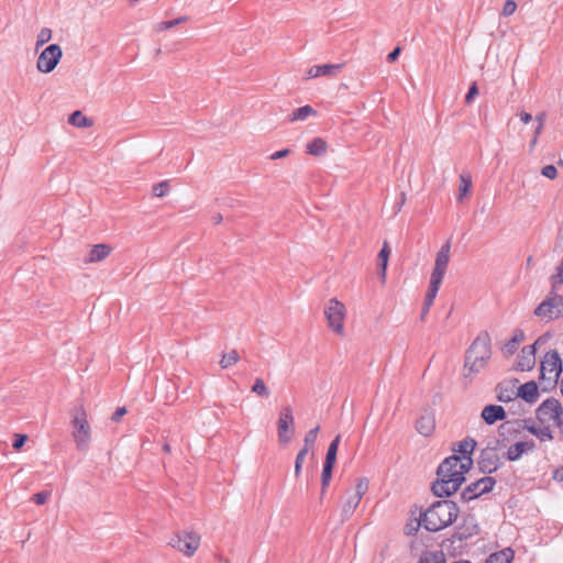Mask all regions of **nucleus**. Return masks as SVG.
<instances>
[{
  "mask_svg": "<svg viewBox=\"0 0 563 563\" xmlns=\"http://www.w3.org/2000/svg\"><path fill=\"white\" fill-rule=\"evenodd\" d=\"M472 466V459H460L456 454L446 457L438 467V479L432 485L433 494L438 497H449L454 494L465 481L464 474Z\"/></svg>",
  "mask_w": 563,
  "mask_h": 563,
  "instance_id": "obj_1",
  "label": "nucleus"
},
{
  "mask_svg": "<svg viewBox=\"0 0 563 563\" xmlns=\"http://www.w3.org/2000/svg\"><path fill=\"white\" fill-rule=\"evenodd\" d=\"M459 515V508L452 500H439L432 504L421 516L426 530L437 532L450 526Z\"/></svg>",
  "mask_w": 563,
  "mask_h": 563,
  "instance_id": "obj_2",
  "label": "nucleus"
},
{
  "mask_svg": "<svg viewBox=\"0 0 563 563\" xmlns=\"http://www.w3.org/2000/svg\"><path fill=\"white\" fill-rule=\"evenodd\" d=\"M492 356L490 338L487 332H482L473 341L465 354L464 367L467 369L466 377L479 373Z\"/></svg>",
  "mask_w": 563,
  "mask_h": 563,
  "instance_id": "obj_3",
  "label": "nucleus"
},
{
  "mask_svg": "<svg viewBox=\"0 0 563 563\" xmlns=\"http://www.w3.org/2000/svg\"><path fill=\"white\" fill-rule=\"evenodd\" d=\"M536 417L541 424H552L561 428L563 424V407L558 399L548 398L537 408Z\"/></svg>",
  "mask_w": 563,
  "mask_h": 563,
  "instance_id": "obj_4",
  "label": "nucleus"
},
{
  "mask_svg": "<svg viewBox=\"0 0 563 563\" xmlns=\"http://www.w3.org/2000/svg\"><path fill=\"white\" fill-rule=\"evenodd\" d=\"M534 316L545 321H553L563 317V296L551 290L548 297L540 302L533 311Z\"/></svg>",
  "mask_w": 563,
  "mask_h": 563,
  "instance_id": "obj_5",
  "label": "nucleus"
},
{
  "mask_svg": "<svg viewBox=\"0 0 563 563\" xmlns=\"http://www.w3.org/2000/svg\"><path fill=\"white\" fill-rule=\"evenodd\" d=\"M73 438L76 443V448L79 451H86L90 444V427L87 420V413L84 407H78L75 410L73 418Z\"/></svg>",
  "mask_w": 563,
  "mask_h": 563,
  "instance_id": "obj_6",
  "label": "nucleus"
},
{
  "mask_svg": "<svg viewBox=\"0 0 563 563\" xmlns=\"http://www.w3.org/2000/svg\"><path fill=\"white\" fill-rule=\"evenodd\" d=\"M368 490V479L366 477H361L357 479L355 492H347V497L342 505L341 519L345 521L351 518V516L356 510L360 505L363 496Z\"/></svg>",
  "mask_w": 563,
  "mask_h": 563,
  "instance_id": "obj_7",
  "label": "nucleus"
},
{
  "mask_svg": "<svg viewBox=\"0 0 563 563\" xmlns=\"http://www.w3.org/2000/svg\"><path fill=\"white\" fill-rule=\"evenodd\" d=\"M63 56V51L58 44H51L45 47L40 54L36 68L40 73L48 74L52 73Z\"/></svg>",
  "mask_w": 563,
  "mask_h": 563,
  "instance_id": "obj_8",
  "label": "nucleus"
},
{
  "mask_svg": "<svg viewBox=\"0 0 563 563\" xmlns=\"http://www.w3.org/2000/svg\"><path fill=\"white\" fill-rule=\"evenodd\" d=\"M562 372V360L556 350L549 351L540 366V379H548L550 382H556Z\"/></svg>",
  "mask_w": 563,
  "mask_h": 563,
  "instance_id": "obj_9",
  "label": "nucleus"
},
{
  "mask_svg": "<svg viewBox=\"0 0 563 563\" xmlns=\"http://www.w3.org/2000/svg\"><path fill=\"white\" fill-rule=\"evenodd\" d=\"M186 556H191L200 544V537L197 533L183 531L176 533L168 543Z\"/></svg>",
  "mask_w": 563,
  "mask_h": 563,
  "instance_id": "obj_10",
  "label": "nucleus"
},
{
  "mask_svg": "<svg viewBox=\"0 0 563 563\" xmlns=\"http://www.w3.org/2000/svg\"><path fill=\"white\" fill-rule=\"evenodd\" d=\"M329 327L338 334L343 333V320L345 316V307L336 299L329 300L324 310Z\"/></svg>",
  "mask_w": 563,
  "mask_h": 563,
  "instance_id": "obj_11",
  "label": "nucleus"
},
{
  "mask_svg": "<svg viewBox=\"0 0 563 563\" xmlns=\"http://www.w3.org/2000/svg\"><path fill=\"white\" fill-rule=\"evenodd\" d=\"M294 415L290 406L280 409L277 421L278 438L282 443H289L294 435Z\"/></svg>",
  "mask_w": 563,
  "mask_h": 563,
  "instance_id": "obj_12",
  "label": "nucleus"
},
{
  "mask_svg": "<svg viewBox=\"0 0 563 563\" xmlns=\"http://www.w3.org/2000/svg\"><path fill=\"white\" fill-rule=\"evenodd\" d=\"M496 484V481L490 476L482 477L465 487L461 497L464 501L473 500L483 494L489 493Z\"/></svg>",
  "mask_w": 563,
  "mask_h": 563,
  "instance_id": "obj_13",
  "label": "nucleus"
},
{
  "mask_svg": "<svg viewBox=\"0 0 563 563\" xmlns=\"http://www.w3.org/2000/svg\"><path fill=\"white\" fill-rule=\"evenodd\" d=\"M450 249L451 245L449 241L441 246L437 253L434 267L430 278H435L441 282L443 280L450 261Z\"/></svg>",
  "mask_w": 563,
  "mask_h": 563,
  "instance_id": "obj_14",
  "label": "nucleus"
},
{
  "mask_svg": "<svg viewBox=\"0 0 563 563\" xmlns=\"http://www.w3.org/2000/svg\"><path fill=\"white\" fill-rule=\"evenodd\" d=\"M544 341L543 336H540L533 344L527 345L521 350L517 361V369L530 371L536 364V346Z\"/></svg>",
  "mask_w": 563,
  "mask_h": 563,
  "instance_id": "obj_15",
  "label": "nucleus"
},
{
  "mask_svg": "<svg viewBox=\"0 0 563 563\" xmlns=\"http://www.w3.org/2000/svg\"><path fill=\"white\" fill-rule=\"evenodd\" d=\"M539 429L538 426L531 419L506 421L499 427L501 435L519 433L521 430H527L534 435V432Z\"/></svg>",
  "mask_w": 563,
  "mask_h": 563,
  "instance_id": "obj_16",
  "label": "nucleus"
},
{
  "mask_svg": "<svg viewBox=\"0 0 563 563\" xmlns=\"http://www.w3.org/2000/svg\"><path fill=\"white\" fill-rule=\"evenodd\" d=\"M478 467L483 473H493L499 466V457L495 448H486L481 452Z\"/></svg>",
  "mask_w": 563,
  "mask_h": 563,
  "instance_id": "obj_17",
  "label": "nucleus"
},
{
  "mask_svg": "<svg viewBox=\"0 0 563 563\" xmlns=\"http://www.w3.org/2000/svg\"><path fill=\"white\" fill-rule=\"evenodd\" d=\"M344 64H323L313 65L306 71V78L312 79L318 77H335L338 71L343 68Z\"/></svg>",
  "mask_w": 563,
  "mask_h": 563,
  "instance_id": "obj_18",
  "label": "nucleus"
},
{
  "mask_svg": "<svg viewBox=\"0 0 563 563\" xmlns=\"http://www.w3.org/2000/svg\"><path fill=\"white\" fill-rule=\"evenodd\" d=\"M536 449L534 441H519L509 446L506 459L510 462L518 461L522 457L523 454H527L529 452H533Z\"/></svg>",
  "mask_w": 563,
  "mask_h": 563,
  "instance_id": "obj_19",
  "label": "nucleus"
},
{
  "mask_svg": "<svg viewBox=\"0 0 563 563\" xmlns=\"http://www.w3.org/2000/svg\"><path fill=\"white\" fill-rule=\"evenodd\" d=\"M434 428H435L434 416L431 411L426 410L424 412L421 413V416L417 420L416 429L420 434H422L424 437H429L433 432Z\"/></svg>",
  "mask_w": 563,
  "mask_h": 563,
  "instance_id": "obj_20",
  "label": "nucleus"
},
{
  "mask_svg": "<svg viewBox=\"0 0 563 563\" xmlns=\"http://www.w3.org/2000/svg\"><path fill=\"white\" fill-rule=\"evenodd\" d=\"M481 416L487 424H494L496 421L506 418V411L503 406L488 405L484 407Z\"/></svg>",
  "mask_w": 563,
  "mask_h": 563,
  "instance_id": "obj_21",
  "label": "nucleus"
},
{
  "mask_svg": "<svg viewBox=\"0 0 563 563\" xmlns=\"http://www.w3.org/2000/svg\"><path fill=\"white\" fill-rule=\"evenodd\" d=\"M517 396L526 400L527 402L533 404L539 397L538 385L536 382L530 380L525 383L518 388Z\"/></svg>",
  "mask_w": 563,
  "mask_h": 563,
  "instance_id": "obj_22",
  "label": "nucleus"
},
{
  "mask_svg": "<svg viewBox=\"0 0 563 563\" xmlns=\"http://www.w3.org/2000/svg\"><path fill=\"white\" fill-rule=\"evenodd\" d=\"M111 249L106 244L93 245L89 252L88 257L85 260L86 263H96L103 261L109 254Z\"/></svg>",
  "mask_w": 563,
  "mask_h": 563,
  "instance_id": "obj_23",
  "label": "nucleus"
},
{
  "mask_svg": "<svg viewBox=\"0 0 563 563\" xmlns=\"http://www.w3.org/2000/svg\"><path fill=\"white\" fill-rule=\"evenodd\" d=\"M525 340V333L521 330H516L514 332L512 338L507 341L503 346V352L506 355H512L517 350L519 344Z\"/></svg>",
  "mask_w": 563,
  "mask_h": 563,
  "instance_id": "obj_24",
  "label": "nucleus"
},
{
  "mask_svg": "<svg viewBox=\"0 0 563 563\" xmlns=\"http://www.w3.org/2000/svg\"><path fill=\"white\" fill-rule=\"evenodd\" d=\"M390 255V249L387 242H384L383 247L380 249L378 253V268H379V276L382 282H385L386 278V269L388 264V258Z\"/></svg>",
  "mask_w": 563,
  "mask_h": 563,
  "instance_id": "obj_25",
  "label": "nucleus"
},
{
  "mask_svg": "<svg viewBox=\"0 0 563 563\" xmlns=\"http://www.w3.org/2000/svg\"><path fill=\"white\" fill-rule=\"evenodd\" d=\"M512 560L514 551L510 548H506L490 554L484 563H510Z\"/></svg>",
  "mask_w": 563,
  "mask_h": 563,
  "instance_id": "obj_26",
  "label": "nucleus"
},
{
  "mask_svg": "<svg viewBox=\"0 0 563 563\" xmlns=\"http://www.w3.org/2000/svg\"><path fill=\"white\" fill-rule=\"evenodd\" d=\"M317 111L309 104L296 109L288 118L289 122L305 121L310 115H316Z\"/></svg>",
  "mask_w": 563,
  "mask_h": 563,
  "instance_id": "obj_27",
  "label": "nucleus"
},
{
  "mask_svg": "<svg viewBox=\"0 0 563 563\" xmlns=\"http://www.w3.org/2000/svg\"><path fill=\"white\" fill-rule=\"evenodd\" d=\"M476 446V441L472 438H466L463 441L457 443V452L461 454L459 455L460 459H472L471 455Z\"/></svg>",
  "mask_w": 563,
  "mask_h": 563,
  "instance_id": "obj_28",
  "label": "nucleus"
},
{
  "mask_svg": "<svg viewBox=\"0 0 563 563\" xmlns=\"http://www.w3.org/2000/svg\"><path fill=\"white\" fill-rule=\"evenodd\" d=\"M340 441H341V435L338 434L330 442V444L328 446L327 454H325L324 464H329V465H333L334 466V464L336 462V455H338V450H339Z\"/></svg>",
  "mask_w": 563,
  "mask_h": 563,
  "instance_id": "obj_29",
  "label": "nucleus"
},
{
  "mask_svg": "<svg viewBox=\"0 0 563 563\" xmlns=\"http://www.w3.org/2000/svg\"><path fill=\"white\" fill-rule=\"evenodd\" d=\"M327 152V143L320 137L312 140L307 145V153L313 156H321Z\"/></svg>",
  "mask_w": 563,
  "mask_h": 563,
  "instance_id": "obj_30",
  "label": "nucleus"
},
{
  "mask_svg": "<svg viewBox=\"0 0 563 563\" xmlns=\"http://www.w3.org/2000/svg\"><path fill=\"white\" fill-rule=\"evenodd\" d=\"M442 282L435 278H430V285L424 297L426 306H432L438 295Z\"/></svg>",
  "mask_w": 563,
  "mask_h": 563,
  "instance_id": "obj_31",
  "label": "nucleus"
},
{
  "mask_svg": "<svg viewBox=\"0 0 563 563\" xmlns=\"http://www.w3.org/2000/svg\"><path fill=\"white\" fill-rule=\"evenodd\" d=\"M472 187V176L470 173H462L460 175V186H459V200H462V198L468 194L470 189Z\"/></svg>",
  "mask_w": 563,
  "mask_h": 563,
  "instance_id": "obj_32",
  "label": "nucleus"
},
{
  "mask_svg": "<svg viewBox=\"0 0 563 563\" xmlns=\"http://www.w3.org/2000/svg\"><path fill=\"white\" fill-rule=\"evenodd\" d=\"M68 122L74 125V126H78V128H86V126H90L91 125V122L88 118H86L81 111L77 110V111H74L69 118H68Z\"/></svg>",
  "mask_w": 563,
  "mask_h": 563,
  "instance_id": "obj_33",
  "label": "nucleus"
},
{
  "mask_svg": "<svg viewBox=\"0 0 563 563\" xmlns=\"http://www.w3.org/2000/svg\"><path fill=\"white\" fill-rule=\"evenodd\" d=\"M239 353L236 350H231L230 352L228 353H224L220 360V366L222 368H228L232 365H234L235 363L239 362Z\"/></svg>",
  "mask_w": 563,
  "mask_h": 563,
  "instance_id": "obj_34",
  "label": "nucleus"
},
{
  "mask_svg": "<svg viewBox=\"0 0 563 563\" xmlns=\"http://www.w3.org/2000/svg\"><path fill=\"white\" fill-rule=\"evenodd\" d=\"M52 38V30L48 29V27H43L41 29V31L38 32L37 36H36V44H35V48L38 49L41 46H43L45 43H47L48 41H51Z\"/></svg>",
  "mask_w": 563,
  "mask_h": 563,
  "instance_id": "obj_35",
  "label": "nucleus"
},
{
  "mask_svg": "<svg viewBox=\"0 0 563 563\" xmlns=\"http://www.w3.org/2000/svg\"><path fill=\"white\" fill-rule=\"evenodd\" d=\"M552 424H541V427H539V429L537 430V432H534V435L540 440V441H550L553 439V433L550 429Z\"/></svg>",
  "mask_w": 563,
  "mask_h": 563,
  "instance_id": "obj_36",
  "label": "nucleus"
},
{
  "mask_svg": "<svg viewBox=\"0 0 563 563\" xmlns=\"http://www.w3.org/2000/svg\"><path fill=\"white\" fill-rule=\"evenodd\" d=\"M333 467H334L333 465H329V464H324L323 463V468H322V474H321L322 492H324L327 489V487L329 486V484H330V481H331V477H332Z\"/></svg>",
  "mask_w": 563,
  "mask_h": 563,
  "instance_id": "obj_37",
  "label": "nucleus"
},
{
  "mask_svg": "<svg viewBox=\"0 0 563 563\" xmlns=\"http://www.w3.org/2000/svg\"><path fill=\"white\" fill-rule=\"evenodd\" d=\"M252 393L256 394L260 397H267L268 396V388L266 387L264 380L262 378H256L252 388Z\"/></svg>",
  "mask_w": 563,
  "mask_h": 563,
  "instance_id": "obj_38",
  "label": "nucleus"
},
{
  "mask_svg": "<svg viewBox=\"0 0 563 563\" xmlns=\"http://www.w3.org/2000/svg\"><path fill=\"white\" fill-rule=\"evenodd\" d=\"M319 429H320L319 427H316L306 433L305 439H303V442H305L303 448H307V450H310L314 445Z\"/></svg>",
  "mask_w": 563,
  "mask_h": 563,
  "instance_id": "obj_39",
  "label": "nucleus"
},
{
  "mask_svg": "<svg viewBox=\"0 0 563 563\" xmlns=\"http://www.w3.org/2000/svg\"><path fill=\"white\" fill-rule=\"evenodd\" d=\"M187 18L186 16H180V18H177V19H174V20H170V21H164V22H161L157 24L156 26V30L157 31H166V30H169L172 27H174L175 25H178L180 24L181 22L186 21Z\"/></svg>",
  "mask_w": 563,
  "mask_h": 563,
  "instance_id": "obj_40",
  "label": "nucleus"
},
{
  "mask_svg": "<svg viewBox=\"0 0 563 563\" xmlns=\"http://www.w3.org/2000/svg\"><path fill=\"white\" fill-rule=\"evenodd\" d=\"M309 453V450H307V448H302L297 456H296V461H295V475L296 476H299L300 472H301V467H302V464H303V461H305V457L307 456V454Z\"/></svg>",
  "mask_w": 563,
  "mask_h": 563,
  "instance_id": "obj_41",
  "label": "nucleus"
},
{
  "mask_svg": "<svg viewBox=\"0 0 563 563\" xmlns=\"http://www.w3.org/2000/svg\"><path fill=\"white\" fill-rule=\"evenodd\" d=\"M168 189H169V186H168V181H161L156 185H154L153 187V195L155 197H165L167 194H168Z\"/></svg>",
  "mask_w": 563,
  "mask_h": 563,
  "instance_id": "obj_42",
  "label": "nucleus"
},
{
  "mask_svg": "<svg viewBox=\"0 0 563 563\" xmlns=\"http://www.w3.org/2000/svg\"><path fill=\"white\" fill-rule=\"evenodd\" d=\"M422 526L421 518L419 520H412L405 526V533L407 536H413L418 531L419 527Z\"/></svg>",
  "mask_w": 563,
  "mask_h": 563,
  "instance_id": "obj_43",
  "label": "nucleus"
},
{
  "mask_svg": "<svg viewBox=\"0 0 563 563\" xmlns=\"http://www.w3.org/2000/svg\"><path fill=\"white\" fill-rule=\"evenodd\" d=\"M517 9V4L514 0H507L504 4L501 14L504 16H509L515 13Z\"/></svg>",
  "mask_w": 563,
  "mask_h": 563,
  "instance_id": "obj_44",
  "label": "nucleus"
},
{
  "mask_svg": "<svg viewBox=\"0 0 563 563\" xmlns=\"http://www.w3.org/2000/svg\"><path fill=\"white\" fill-rule=\"evenodd\" d=\"M541 174L549 179H554L558 176V170L554 165H547L541 169Z\"/></svg>",
  "mask_w": 563,
  "mask_h": 563,
  "instance_id": "obj_45",
  "label": "nucleus"
},
{
  "mask_svg": "<svg viewBox=\"0 0 563 563\" xmlns=\"http://www.w3.org/2000/svg\"><path fill=\"white\" fill-rule=\"evenodd\" d=\"M49 495H51L49 492H41V493L34 494L33 497H32V500L36 505H43V504L46 503V500L49 497Z\"/></svg>",
  "mask_w": 563,
  "mask_h": 563,
  "instance_id": "obj_46",
  "label": "nucleus"
},
{
  "mask_svg": "<svg viewBox=\"0 0 563 563\" xmlns=\"http://www.w3.org/2000/svg\"><path fill=\"white\" fill-rule=\"evenodd\" d=\"M478 95V88L476 82H473L465 96V102L471 103L473 99Z\"/></svg>",
  "mask_w": 563,
  "mask_h": 563,
  "instance_id": "obj_47",
  "label": "nucleus"
},
{
  "mask_svg": "<svg viewBox=\"0 0 563 563\" xmlns=\"http://www.w3.org/2000/svg\"><path fill=\"white\" fill-rule=\"evenodd\" d=\"M26 440H27V437L25 434H15V439L12 444L13 449L20 450L24 445Z\"/></svg>",
  "mask_w": 563,
  "mask_h": 563,
  "instance_id": "obj_48",
  "label": "nucleus"
},
{
  "mask_svg": "<svg viewBox=\"0 0 563 563\" xmlns=\"http://www.w3.org/2000/svg\"><path fill=\"white\" fill-rule=\"evenodd\" d=\"M125 413H126V408L125 407H118L115 409V411L113 412V415L111 417V420L113 422H119Z\"/></svg>",
  "mask_w": 563,
  "mask_h": 563,
  "instance_id": "obj_49",
  "label": "nucleus"
},
{
  "mask_svg": "<svg viewBox=\"0 0 563 563\" xmlns=\"http://www.w3.org/2000/svg\"><path fill=\"white\" fill-rule=\"evenodd\" d=\"M288 154H289V150H288V148L280 150V151H277V152L273 153V154L269 156V159L275 161V159L284 158V157H286Z\"/></svg>",
  "mask_w": 563,
  "mask_h": 563,
  "instance_id": "obj_50",
  "label": "nucleus"
},
{
  "mask_svg": "<svg viewBox=\"0 0 563 563\" xmlns=\"http://www.w3.org/2000/svg\"><path fill=\"white\" fill-rule=\"evenodd\" d=\"M401 52V48L399 46L395 47L388 55H387V62L393 63L395 62L399 54Z\"/></svg>",
  "mask_w": 563,
  "mask_h": 563,
  "instance_id": "obj_51",
  "label": "nucleus"
},
{
  "mask_svg": "<svg viewBox=\"0 0 563 563\" xmlns=\"http://www.w3.org/2000/svg\"><path fill=\"white\" fill-rule=\"evenodd\" d=\"M555 250L563 251V231L560 230L559 235L555 241Z\"/></svg>",
  "mask_w": 563,
  "mask_h": 563,
  "instance_id": "obj_52",
  "label": "nucleus"
},
{
  "mask_svg": "<svg viewBox=\"0 0 563 563\" xmlns=\"http://www.w3.org/2000/svg\"><path fill=\"white\" fill-rule=\"evenodd\" d=\"M519 117H520V120H521L525 124L530 123V122H531V120H532V115H531L530 113H528V112H525V111L520 112V113H519Z\"/></svg>",
  "mask_w": 563,
  "mask_h": 563,
  "instance_id": "obj_53",
  "label": "nucleus"
},
{
  "mask_svg": "<svg viewBox=\"0 0 563 563\" xmlns=\"http://www.w3.org/2000/svg\"><path fill=\"white\" fill-rule=\"evenodd\" d=\"M547 120V114L545 112H541L539 114L536 115V121L539 125L541 126H544V122Z\"/></svg>",
  "mask_w": 563,
  "mask_h": 563,
  "instance_id": "obj_54",
  "label": "nucleus"
},
{
  "mask_svg": "<svg viewBox=\"0 0 563 563\" xmlns=\"http://www.w3.org/2000/svg\"><path fill=\"white\" fill-rule=\"evenodd\" d=\"M553 479L563 482V467L555 470L553 474Z\"/></svg>",
  "mask_w": 563,
  "mask_h": 563,
  "instance_id": "obj_55",
  "label": "nucleus"
},
{
  "mask_svg": "<svg viewBox=\"0 0 563 563\" xmlns=\"http://www.w3.org/2000/svg\"><path fill=\"white\" fill-rule=\"evenodd\" d=\"M418 563H443V560H433L428 556H422Z\"/></svg>",
  "mask_w": 563,
  "mask_h": 563,
  "instance_id": "obj_56",
  "label": "nucleus"
},
{
  "mask_svg": "<svg viewBox=\"0 0 563 563\" xmlns=\"http://www.w3.org/2000/svg\"><path fill=\"white\" fill-rule=\"evenodd\" d=\"M498 399L500 401H509V400H511V396L509 394H504L500 391L498 395Z\"/></svg>",
  "mask_w": 563,
  "mask_h": 563,
  "instance_id": "obj_57",
  "label": "nucleus"
},
{
  "mask_svg": "<svg viewBox=\"0 0 563 563\" xmlns=\"http://www.w3.org/2000/svg\"><path fill=\"white\" fill-rule=\"evenodd\" d=\"M430 308H431V306H426V302L423 301V307H422V311H421V320H423L426 318Z\"/></svg>",
  "mask_w": 563,
  "mask_h": 563,
  "instance_id": "obj_58",
  "label": "nucleus"
},
{
  "mask_svg": "<svg viewBox=\"0 0 563 563\" xmlns=\"http://www.w3.org/2000/svg\"><path fill=\"white\" fill-rule=\"evenodd\" d=\"M222 216L220 213L216 214L212 217V221L216 223V224H219L221 221H222Z\"/></svg>",
  "mask_w": 563,
  "mask_h": 563,
  "instance_id": "obj_59",
  "label": "nucleus"
},
{
  "mask_svg": "<svg viewBox=\"0 0 563 563\" xmlns=\"http://www.w3.org/2000/svg\"><path fill=\"white\" fill-rule=\"evenodd\" d=\"M542 130H543V126L538 124L536 130H534L533 136L539 137V135L541 134Z\"/></svg>",
  "mask_w": 563,
  "mask_h": 563,
  "instance_id": "obj_60",
  "label": "nucleus"
},
{
  "mask_svg": "<svg viewBox=\"0 0 563 563\" xmlns=\"http://www.w3.org/2000/svg\"><path fill=\"white\" fill-rule=\"evenodd\" d=\"M538 143V137L533 136L531 142H530V148L532 150Z\"/></svg>",
  "mask_w": 563,
  "mask_h": 563,
  "instance_id": "obj_61",
  "label": "nucleus"
},
{
  "mask_svg": "<svg viewBox=\"0 0 563 563\" xmlns=\"http://www.w3.org/2000/svg\"><path fill=\"white\" fill-rule=\"evenodd\" d=\"M404 202H405V194H401V201H400V203L398 205L396 212H398V211L400 210V208H401V206H402V203H404Z\"/></svg>",
  "mask_w": 563,
  "mask_h": 563,
  "instance_id": "obj_62",
  "label": "nucleus"
},
{
  "mask_svg": "<svg viewBox=\"0 0 563 563\" xmlns=\"http://www.w3.org/2000/svg\"><path fill=\"white\" fill-rule=\"evenodd\" d=\"M169 450H170L169 444H165L164 445V451L169 452Z\"/></svg>",
  "mask_w": 563,
  "mask_h": 563,
  "instance_id": "obj_63",
  "label": "nucleus"
},
{
  "mask_svg": "<svg viewBox=\"0 0 563 563\" xmlns=\"http://www.w3.org/2000/svg\"><path fill=\"white\" fill-rule=\"evenodd\" d=\"M531 261H532V257H531V256H529V257H528V265H529V264H531Z\"/></svg>",
  "mask_w": 563,
  "mask_h": 563,
  "instance_id": "obj_64",
  "label": "nucleus"
}]
</instances>
